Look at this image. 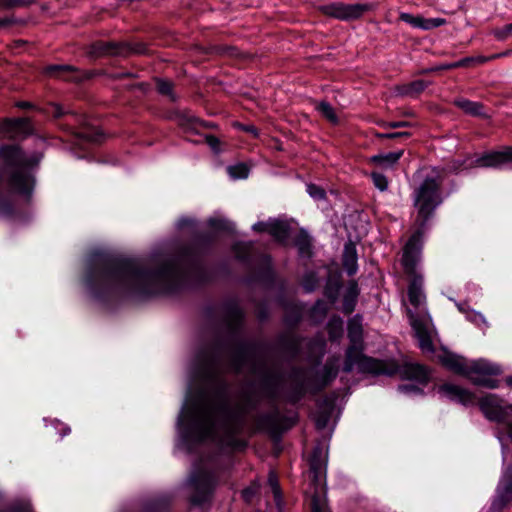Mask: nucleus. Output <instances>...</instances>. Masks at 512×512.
Listing matches in <instances>:
<instances>
[{
    "instance_id": "f257e3e1",
    "label": "nucleus",
    "mask_w": 512,
    "mask_h": 512,
    "mask_svg": "<svg viewBox=\"0 0 512 512\" xmlns=\"http://www.w3.org/2000/svg\"><path fill=\"white\" fill-rule=\"evenodd\" d=\"M241 402L232 410L223 398L215 402L210 398L202 399L195 407V438L204 441L212 438L218 429L221 443L234 451H243L248 441L239 438L246 426V416L256 410L262 397L250 389H243L239 394Z\"/></svg>"
},
{
    "instance_id": "f03ea898",
    "label": "nucleus",
    "mask_w": 512,
    "mask_h": 512,
    "mask_svg": "<svg viewBox=\"0 0 512 512\" xmlns=\"http://www.w3.org/2000/svg\"><path fill=\"white\" fill-rule=\"evenodd\" d=\"M172 271L170 264L151 268L137 258L98 253L89 259L84 281L88 288H164Z\"/></svg>"
},
{
    "instance_id": "7ed1b4c3",
    "label": "nucleus",
    "mask_w": 512,
    "mask_h": 512,
    "mask_svg": "<svg viewBox=\"0 0 512 512\" xmlns=\"http://www.w3.org/2000/svg\"><path fill=\"white\" fill-rule=\"evenodd\" d=\"M0 160L9 188L20 195L30 197L34 188V178L29 171L31 163L22 149L15 144H4L0 146Z\"/></svg>"
},
{
    "instance_id": "20e7f679",
    "label": "nucleus",
    "mask_w": 512,
    "mask_h": 512,
    "mask_svg": "<svg viewBox=\"0 0 512 512\" xmlns=\"http://www.w3.org/2000/svg\"><path fill=\"white\" fill-rule=\"evenodd\" d=\"M443 177L440 174L426 176L413 193V205L416 209L415 226L428 228L429 222L442 204Z\"/></svg>"
},
{
    "instance_id": "39448f33",
    "label": "nucleus",
    "mask_w": 512,
    "mask_h": 512,
    "mask_svg": "<svg viewBox=\"0 0 512 512\" xmlns=\"http://www.w3.org/2000/svg\"><path fill=\"white\" fill-rule=\"evenodd\" d=\"M348 338L350 345L345 352L343 371L350 373L354 365H357L358 371L363 374H370L377 367L383 365L381 359L373 358L363 354V328L361 318L356 315L348 321Z\"/></svg>"
},
{
    "instance_id": "423d86ee",
    "label": "nucleus",
    "mask_w": 512,
    "mask_h": 512,
    "mask_svg": "<svg viewBox=\"0 0 512 512\" xmlns=\"http://www.w3.org/2000/svg\"><path fill=\"white\" fill-rule=\"evenodd\" d=\"M381 362L384 364L377 367L375 371H371V375L394 376L399 374L401 379L415 381L421 385H426L430 381L431 370L426 365L411 362L400 365L394 359L381 360Z\"/></svg>"
},
{
    "instance_id": "0eeeda50",
    "label": "nucleus",
    "mask_w": 512,
    "mask_h": 512,
    "mask_svg": "<svg viewBox=\"0 0 512 512\" xmlns=\"http://www.w3.org/2000/svg\"><path fill=\"white\" fill-rule=\"evenodd\" d=\"M147 47L142 42L130 43L125 41H104L97 40L91 43L87 49L90 58L103 57H128L133 54H145Z\"/></svg>"
},
{
    "instance_id": "6e6552de",
    "label": "nucleus",
    "mask_w": 512,
    "mask_h": 512,
    "mask_svg": "<svg viewBox=\"0 0 512 512\" xmlns=\"http://www.w3.org/2000/svg\"><path fill=\"white\" fill-rule=\"evenodd\" d=\"M253 421L254 426L251 428V433L266 432L274 439L280 438L296 423L295 418L282 415L278 408L255 415Z\"/></svg>"
},
{
    "instance_id": "1a4fd4ad",
    "label": "nucleus",
    "mask_w": 512,
    "mask_h": 512,
    "mask_svg": "<svg viewBox=\"0 0 512 512\" xmlns=\"http://www.w3.org/2000/svg\"><path fill=\"white\" fill-rule=\"evenodd\" d=\"M502 374V369L498 364L485 359L469 361L465 378L473 385L495 389L499 387V380L494 377Z\"/></svg>"
},
{
    "instance_id": "9d476101",
    "label": "nucleus",
    "mask_w": 512,
    "mask_h": 512,
    "mask_svg": "<svg viewBox=\"0 0 512 512\" xmlns=\"http://www.w3.org/2000/svg\"><path fill=\"white\" fill-rule=\"evenodd\" d=\"M327 460V450L322 444L316 445L309 458L310 473L312 474V482L316 486L315 492L311 496L310 506L312 512H328L324 500L317 491L322 476L325 474Z\"/></svg>"
},
{
    "instance_id": "9b49d317",
    "label": "nucleus",
    "mask_w": 512,
    "mask_h": 512,
    "mask_svg": "<svg viewBox=\"0 0 512 512\" xmlns=\"http://www.w3.org/2000/svg\"><path fill=\"white\" fill-rule=\"evenodd\" d=\"M504 401L495 394L482 397L479 408L487 419L498 423H506L512 418V404L504 405Z\"/></svg>"
},
{
    "instance_id": "f8f14e48",
    "label": "nucleus",
    "mask_w": 512,
    "mask_h": 512,
    "mask_svg": "<svg viewBox=\"0 0 512 512\" xmlns=\"http://www.w3.org/2000/svg\"><path fill=\"white\" fill-rule=\"evenodd\" d=\"M372 9L373 5L368 3L345 4L342 2H336L320 7L321 12L326 16L343 21L359 19L364 13Z\"/></svg>"
},
{
    "instance_id": "ddd939ff",
    "label": "nucleus",
    "mask_w": 512,
    "mask_h": 512,
    "mask_svg": "<svg viewBox=\"0 0 512 512\" xmlns=\"http://www.w3.org/2000/svg\"><path fill=\"white\" fill-rule=\"evenodd\" d=\"M194 492L190 501L194 505H201L207 502L215 487V477L207 471H198L191 477Z\"/></svg>"
},
{
    "instance_id": "4468645a",
    "label": "nucleus",
    "mask_w": 512,
    "mask_h": 512,
    "mask_svg": "<svg viewBox=\"0 0 512 512\" xmlns=\"http://www.w3.org/2000/svg\"><path fill=\"white\" fill-rule=\"evenodd\" d=\"M426 227H416L403 248L402 265L404 269H414L421 258Z\"/></svg>"
},
{
    "instance_id": "2eb2a0df",
    "label": "nucleus",
    "mask_w": 512,
    "mask_h": 512,
    "mask_svg": "<svg viewBox=\"0 0 512 512\" xmlns=\"http://www.w3.org/2000/svg\"><path fill=\"white\" fill-rule=\"evenodd\" d=\"M251 371L260 376L263 396L270 400H275L283 383L282 373L267 369L265 365L258 367L256 364L252 365Z\"/></svg>"
},
{
    "instance_id": "dca6fc26",
    "label": "nucleus",
    "mask_w": 512,
    "mask_h": 512,
    "mask_svg": "<svg viewBox=\"0 0 512 512\" xmlns=\"http://www.w3.org/2000/svg\"><path fill=\"white\" fill-rule=\"evenodd\" d=\"M43 72L50 77L61 78L70 82H82L93 77L94 73L91 71H81L72 65H48L44 68Z\"/></svg>"
},
{
    "instance_id": "f3484780",
    "label": "nucleus",
    "mask_w": 512,
    "mask_h": 512,
    "mask_svg": "<svg viewBox=\"0 0 512 512\" xmlns=\"http://www.w3.org/2000/svg\"><path fill=\"white\" fill-rule=\"evenodd\" d=\"M244 311L237 301L228 300L222 305V320L230 334H237L244 322Z\"/></svg>"
},
{
    "instance_id": "a211bd4d",
    "label": "nucleus",
    "mask_w": 512,
    "mask_h": 512,
    "mask_svg": "<svg viewBox=\"0 0 512 512\" xmlns=\"http://www.w3.org/2000/svg\"><path fill=\"white\" fill-rule=\"evenodd\" d=\"M509 163H512V148L505 147L501 151H490L482 154L472 162V166L499 169Z\"/></svg>"
},
{
    "instance_id": "6ab92c4d",
    "label": "nucleus",
    "mask_w": 512,
    "mask_h": 512,
    "mask_svg": "<svg viewBox=\"0 0 512 512\" xmlns=\"http://www.w3.org/2000/svg\"><path fill=\"white\" fill-rule=\"evenodd\" d=\"M512 501V463L506 468L498 485L496 496L492 502L493 511H502Z\"/></svg>"
},
{
    "instance_id": "aec40b11",
    "label": "nucleus",
    "mask_w": 512,
    "mask_h": 512,
    "mask_svg": "<svg viewBox=\"0 0 512 512\" xmlns=\"http://www.w3.org/2000/svg\"><path fill=\"white\" fill-rule=\"evenodd\" d=\"M438 392L448 399L463 405L473 404L475 400L474 393L465 388H462L461 386L451 383H444L439 386Z\"/></svg>"
},
{
    "instance_id": "412c9836",
    "label": "nucleus",
    "mask_w": 512,
    "mask_h": 512,
    "mask_svg": "<svg viewBox=\"0 0 512 512\" xmlns=\"http://www.w3.org/2000/svg\"><path fill=\"white\" fill-rule=\"evenodd\" d=\"M408 312L410 315V323L413 328L415 337L419 342L420 349L423 352H434V345L426 323L423 320L416 318L410 310Z\"/></svg>"
},
{
    "instance_id": "4be33fe9",
    "label": "nucleus",
    "mask_w": 512,
    "mask_h": 512,
    "mask_svg": "<svg viewBox=\"0 0 512 512\" xmlns=\"http://www.w3.org/2000/svg\"><path fill=\"white\" fill-rule=\"evenodd\" d=\"M253 350L254 345L252 343L242 341L236 345V349L230 357L232 369L236 374L242 372L244 366L252 357Z\"/></svg>"
},
{
    "instance_id": "5701e85b",
    "label": "nucleus",
    "mask_w": 512,
    "mask_h": 512,
    "mask_svg": "<svg viewBox=\"0 0 512 512\" xmlns=\"http://www.w3.org/2000/svg\"><path fill=\"white\" fill-rule=\"evenodd\" d=\"M438 359L444 367L455 374L465 377L469 364V361L465 357L444 351L442 354L438 355Z\"/></svg>"
},
{
    "instance_id": "b1692460",
    "label": "nucleus",
    "mask_w": 512,
    "mask_h": 512,
    "mask_svg": "<svg viewBox=\"0 0 512 512\" xmlns=\"http://www.w3.org/2000/svg\"><path fill=\"white\" fill-rule=\"evenodd\" d=\"M399 19L414 28L423 30H431L438 28L445 24L446 20L443 18H424L422 16H414L410 13L401 12Z\"/></svg>"
},
{
    "instance_id": "393cba45",
    "label": "nucleus",
    "mask_w": 512,
    "mask_h": 512,
    "mask_svg": "<svg viewBox=\"0 0 512 512\" xmlns=\"http://www.w3.org/2000/svg\"><path fill=\"white\" fill-rule=\"evenodd\" d=\"M358 254L356 245L353 241L349 240L345 243L342 253V266L348 276H353L358 270Z\"/></svg>"
},
{
    "instance_id": "a878e982",
    "label": "nucleus",
    "mask_w": 512,
    "mask_h": 512,
    "mask_svg": "<svg viewBox=\"0 0 512 512\" xmlns=\"http://www.w3.org/2000/svg\"><path fill=\"white\" fill-rule=\"evenodd\" d=\"M329 274V267L321 265L306 271L303 276V288H319L324 285V278Z\"/></svg>"
},
{
    "instance_id": "bb28decb",
    "label": "nucleus",
    "mask_w": 512,
    "mask_h": 512,
    "mask_svg": "<svg viewBox=\"0 0 512 512\" xmlns=\"http://www.w3.org/2000/svg\"><path fill=\"white\" fill-rule=\"evenodd\" d=\"M339 360L340 357L336 355L326 360L323 366L319 389H324L336 379L339 371Z\"/></svg>"
},
{
    "instance_id": "cd10ccee",
    "label": "nucleus",
    "mask_w": 512,
    "mask_h": 512,
    "mask_svg": "<svg viewBox=\"0 0 512 512\" xmlns=\"http://www.w3.org/2000/svg\"><path fill=\"white\" fill-rule=\"evenodd\" d=\"M291 226L285 220L271 219L269 235L279 244L285 245L290 236Z\"/></svg>"
},
{
    "instance_id": "c85d7f7f",
    "label": "nucleus",
    "mask_w": 512,
    "mask_h": 512,
    "mask_svg": "<svg viewBox=\"0 0 512 512\" xmlns=\"http://www.w3.org/2000/svg\"><path fill=\"white\" fill-rule=\"evenodd\" d=\"M294 245L298 250L299 257L307 259L312 258L314 254L312 238L305 229L299 230L294 239Z\"/></svg>"
},
{
    "instance_id": "c756f323",
    "label": "nucleus",
    "mask_w": 512,
    "mask_h": 512,
    "mask_svg": "<svg viewBox=\"0 0 512 512\" xmlns=\"http://www.w3.org/2000/svg\"><path fill=\"white\" fill-rule=\"evenodd\" d=\"M0 130L4 132L31 133L32 126L28 118H5L0 123Z\"/></svg>"
},
{
    "instance_id": "7c9ffc66",
    "label": "nucleus",
    "mask_w": 512,
    "mask_h": 512,
    "mask_svg": "<svg viewBox=\"0 0 512 512\" xmlns=\"http://www.w3.org/2000/svg\"><path fill=\"white\" fill-rule=\"evenodd\" d=\"M453 104L467 115L473 117H486L484 105L481 102L471 101L466 98H458L453 101Z\"/></svg>"
},
{
    "instance_id": "2f4dec72",
    "label": "nucleus",
    "mask_w": 512,
    "mask_h": 512,
    "mask_svg": "<svg viewBox=\"0 0 512 512\" xmlns=\"http://www.w3.org/2000/svg\"><path fill=\"white\" fill-rule=\"evenodd\" d=\"M130 297L137 302H144L154 300L160 297H166L172 295L177 290H128Z\"/></svg>"
},
{
    "instance_id": "473e14b6",
    "label": "nucleus",
    "mask_w": 512,
    "mask_h": 512,
    "mask_svg": "<svg viewBox=\"0 0 512 512\" xmlns=\"http://www.w3.org/2000/svg\"><path fill=\"white\" fill-rule=\"evenodd\" d=\"M198 360L202 364L204 376L207 379H214L218 370L217 358L211 353L201 351L198 354Z\"/></svg>"
},
{
    "instance_id": "72a5a7b5",
    "label": "nucleus",
    "mask_w": 512,
    "mask_h": 512,
    "mask_svg": "<svg viewBox=\"0 0 512 512\" xmlns=\"http://www.w3.org/2000/svg\"><path fill=\"white\" fill-rule=\"evenodd\" d=\"M177 124L186 133H198L199 125H202V121L197 117L189 114L188 112H178L175 114Z\"/></svg>"
},
{
    "instance_id": "f704fd0d",
    "label": "nucleus",
    "mask_w": 512,
    "mask_h": 512,
    "mask_svg": "<svg viewBox=\"0 0 512 512\" xmlns=\"http://www.w3.org/2000/svg\"><path fill=\"white\" fill-rule=\"evenodd\" d=\"M303 371L300 368L292 369L294 382L292 384L289 400L292 403L298 402L306 393L305 383L302 379Z\"/></svg>"
},
{
    "instance_id": "c9c22d12",
    "label": "nucleus",
    "mask_w": 512,
    "mask_h": 512,
    "mask_svg": "<svg viewBox=\"0 0 512 512\" xmlns=\"http://www.w3.org/2000/svg\"><path fill=\"white\" fill-rule=\"evenodd\" d=\"M403 153H404L403 150H399V151H395V152H389L386 154L373 155L370 158V162L374 163L380 167H383V168H389V167H392L394 164H396L399 161V159L402 157Z\"/></svg>"
},
{
    "instance_id": "e433bc0d",
    "label": "nucleus",
    "mask_w": 512,
    "mask_h": 512,
    "mask_svg": "<svg viewBox=\"0 0 512 512\" xmlns=\"http://www.w3.org/2000/svg\"><path fill=\"white\" fill-rule=\"evenodd\" d=\"M215 240L211 232H199L195 235L193 246L185 247L183 253L187 256L192 254L193 248H209Z\"/></svg>"
},
{
    "instance_id": "4c0bfd02",
    "label": "nucleus",
    "mask_w": 512,
    "mask_h": 512,
    "mask_svg": "<svg viewBox=\"0 0 512 512\" xmlns=\"http://www.w3.org/2000/svg\"><path fill=\"white\" fill-rule=\"evenodd\" d=\"M278 344L282 350L292 355H297L300 350L299 339L290 333L281 334L278 338Z\"/></svg>"
},
{
    "instance_id": "58836bf2",
    "label": "nucleus",
    "mask_w": 512,
    "mask_h": 512,
    "mask_svg": "<svg viewBox=\"0 0 512 512\" xmlns=\"http://www.w3.org/2000/svg\"><path fill=\"white\" fill-rule=\"evenodd\" d=\"M171 497L159 496L146 503L143 512H168L171 506Z\"/></svg>"
},
{
    "instance_id": "ea45409f",
    "label": "nucleus",
    "mask_w": 512,
    "mask_h": 512,
    "mask_svg": "<svg viewBox=\"0 0 512 512\" xmlns=\"http://www.w3.org/2000/svg\"><path fill=\"white\" fill-rule=\"evenodd\" d=\"M329 274L324 278L323 288H343L342 272L337 265H330Z\"/></svg>"
},
{
    "instance_id": "a19ab883",
    "label": "nucleus",
    "mask_w": 512,
    "mask_h": 512,
    "mask_svg": "<svg viewBox=\"0 0 512 512\" xmlns=\"http://www.w3.org/2000/svg\"><path fill=\"white\" fill-rule=\"evenodd\" d=\"M429 86V82L422 79L412 81L408 84L401 86L398 91L402 95L417 96L422 93Z\"/></svg>"
},
{
    "instance_id": "79ce46f5",
    "label": "nucleus",
    "mask_w": 512,
    "mask_h": 512,
    "mask_svg": "<svg viewBox=\"0 0 512 512\" xmlns=\"http://www.w3.org/2000/svg\"><path fill=\"white\" fill-rule=\"evenodd\" d=\"M327 332L329 340L334 342L339 340L343 335V321L340 317H332L327 324Z\"/></svg>"
},
{
    "instance_id": "37998d69",
    "label": "nucleus",
    "mask_w": 512,
    "mask_h": 512,
    "mask_svg": "<svg viewBox=\"0 0 512 512\" xmlns=\"http://www.w3.org/2000/svg\"><path fill=\"white\" fill-rule=\"evenodd\" d=\"M156 89L157 92L163 96H167L172 102L177 100V97L174 93V84L170 80L156 78Z\"/></svg>"
},
{
    "instance_id": "c03bdc74",
    "label": "nucleus",
    "mask_w": 512,
    "mask_h": 512,
    "mask_svg": "<svg viewBox=\"0 0 512 512\" xmlns=\"http://www.w3.org/2000/svg\"><path fill=\"white\" fill-rule=\"evenodd\" d=\"M408 280V288H422L424 285L423 275L418 271L417 266L414 269H404Z\"/></svg>"
},
{
    "instance_id": "a18cd8bd",
    "label": "nucleus",
    "mask_w": 512,
    "mask_h": 512,
    "mask_svg": "<svg viewBox=\"0 0 512 512\" xmlns=\"http://www.w3.org/2000/svg\"><path fill=\"white\" fill-rule=\"evenodd\" d=\"M316 109L329 122H331L333 124L338 123V121H339L338 116L330 103H328L326 101H322L317 105Z\"/></svg>"
},
{
    "instance_id": "49530a36",
    "label": "nucleus",
    "mask_w": 512,
    "mask_h": 512,
    "mask_svg": "<svg viewBox=\"0 0 512 512\" xmlns=\"http://www.w3.org/2000/svg\"><path fill=\"white\" fill-rule=\"evenodd\" d=\"M359 290H348L343 299L342 311L346 315L351 314L355 309Z\"/></svg>"
},
{
    "instance_id": "de8ad7c7",
    "label": "nucleus",
    "mask_w": 512,
    "mask_h": 512,
    "mask_svg": "<svg viewBox=\"0 0 512 512\" xmlns=\"http://www.w3.org/2000/svg\"><path fill=\"white\" fill-rule=\"evenodd\" d=\"M251 249L252 244L245 242H237L232 246V251L236 258L242 261H245L250 257Z\"/></svg>"
},
{
    "instance_id": "09e8293b",
    "label": "nucleus",
    "mask_w": 512,
    "mask_h": 512,
    "mask_svg": "<svg viewBox=\"0 0 512 512\" xmlns=\"http://www.w3.org/2000/svg\"><path fill=\"white\" fill-rule=\"evenodd\" d=\"M76 135H77V138H79L81 141L90 142V143H97L102 138V133L92 130V129H89V128H85V129L81 130Z\"/></svg>"
},
{
    "instance_id": "8fccbe9b",
    "label": "nucleus",
    "mask_w": 512,
    "mask_h": 512,
    "mask_svg": "<svg viewBox=\"0 0 512 512\" xmlns=\"http://www.w3.org/2000/svg\"><path fill=\"white\" fill-rule=\"evenodd\" d=\"M33 3H35V0H0V10L28 7Z\"/></svg>"
},
{
    "instance_id": "3c124183",
    "label": "nucleus",
    "mask_w": 512,
    "mask_h": 512,
    "mask_svg": "<svg viewBox=\"0 0 512 512\" xmlns=\"http://www.w3.org/2000/svg\"><path fill=\"white\" fill-rule=\"evenodd\" d=\"M207 224L212 230L218 232H226L231 229V222L222 218H210Z\"/></svg>"
},
{
    "instance_id": "603ef678",
    "label": "nucleus",
    "mask_w": 512,
    "mask_h": 512,
    "mask_svg": "<svg viewBox=\"0 0 512 512\" xmlns=\"http://www.w3.org/2000/svg\"><path fill=\"white\" fill-rule=\"evenodd\" d=\"M229 174L235 179L247 178L249 174V168L244 163H238L228 167Z\"/></svg>"
},
{
    "instance_id": "864d4df0",
    "label": "nucleus",
    "mask_w": 512,
    "mask_h": 512,
    "mask_svg": "<svg viewBox=\"0 0 512 512\" xmlns=\"http://www.w3.org/2000/svg\"><path fill=\"white\" fill-rule=\"evenodd\" d=\"M302 318L301 311L294 306L287 310L284 316V322L289 326H296Z\"/></svg>"
},
{
    "instance_id": "5fc2aeb1",
    "label": "nucleus",
    "mask_w": 512,
    "mask_h": 512,
    "mask_svg": "<svg viewBox=\"0 0 512 512\" xmlns=\"http://www.w3.org/2000/svg\"><path fill=\"white\" fill-rule=\"evenodd\" d=\"M258 276L267 283H272L274 281L275 275L270 259H268L259 269Z\"/></svg>"
},
{
    "instance_id": "6e6d98bb",
    "label": "nucleus",
    "mask_w": 512,
    "mask_h": 512,
    "mask_svg": "<svg viewBox=\"0 0 512 512\" xmlns=\"http://www.w3.org/2000/svg\"><path fill=\"white\" fill-rule=\"evenodd\" d=\"M491 33L498 41H505L512 37V23L503 27L494 28Z\"/></svg>"
},
{
    "instance_id": "4d7b16f0",
    "label": "nucleus",
    "mask_w": 512,
    "mask_h": 512,
    "mask_svg": "<svg viewBox=\"0 0 512 512\" xmlns=\"http://www.w3.org/2000/svg\"><path fill=\"white\" fill-rule=\"evenodd\" d=\"M370 177L375 187L378 188L380 191H386L388 189L389 182L387 177L383 173L374 171L370 174Z\"/></svg>"
},
{
    "instance_id": "13d9d810",
    "label": "nucleus",
    "mask_w": 512,
    "mask_h": 512,
    "mask_svg": "<svg viewBox=\"0 0 512 512\" xmlns=\"http://www.w3.org/2000/svg\"><path fill=\"white\" fill-rule=\"evenodd\" d=\"M408 300L412 306L418 308L424 301L423 290H408Z\"/></svg>"
},
{
    "instance_id": "bf43d9fd",
    "label": "nucleus",
    "mask_w": 512,
    "mask_h": 512,
    "mask_svg": "<svg viewBox=\"0 0 512 512\" xmlns=\"http://www.w3.org/2000/svg\"><path fill=\"white\" fill-rule=\"evenodd\" d=\"M374 136L378 139H404V140H406L411 137V133L406 132V131L392 132V133L375 132Z\"/></svg>"
},
{
    "instance_id": "052dcab7",
    "label": "nucleus",
    "mask_w": 512,
    "mask_h": 512,
    "mask_svg": "<svg viewBox=\"0 0 512 512\" xmlns=\"http://www.w3.org/2000/svg\"><path fill=\"white\" fill-rule=\"evenodd\" d=\"M307 191H308L309 195L314 199L323 200L326 198L325 190L318 185L309 184L307 186Z\"/></svg>"
},
{
    "instance_id": "680f3d73",
    "label": "nucleus",
    "mask_w": 512,
    "mask_h": 512,
    "mask_svg": "<svg viewBox=\"0 0 512 512\" xmlns=\"http://www.w3.org/2000/svg\"><path fill=\"white\" fill-rule=\"evenodd\" d=\"M14 214V205L8 199H0V215L12 216Z\"/></svg>"
},
{
    "instance_id": "e2e57ef3",
    "label": "nucleus",
    "mask_w": 512,
    "mask_h": 512,
    "mask_svg": "<svg viewBox=\"0 0 512 512\" xmlns=\"http://www.w3.org/2000/svg\"><path fill=\"white\" fill-rule=\"evenodd\" d=\"M471 168L472 163L470 165H467V159L464 160H453L449 165V170L452 173H458L462 170V168Z\"/></svg>"
},
{
    "instance_id": "0e129e2a",
    "label": "nucleus",
    "mask_w": 512,
    "mask_h": 512,
    "mask_svg": "<svg viewBox=\"0 0 512 512\" xmlns=\"http://www.w3.org/2000/svg\"><path fill=\"white\" fill-rule=\"evenodd\" d=\"M271 219L269 218L268 221H258L252 226V230L257 233H268L271 225Z\"/></svg>"
},
{
    "instance_id": "69168bd1",
    "label": "nucleus",
    "mask_w": 512,
    "mask_h": 512,
    "mask_svg": "<svg viewBox=\"0 0 512 512\" xmlns=\"http://www.w3.org/2000/svg\"><path fill=\"white\" fill-rule=\"evenodd\" d=\"M268 481L272 488L275 499H279L281 497V490L276 475L270 473Z\"/></svg>"
},
{
    "instance_id": "338daca9",
    "label": "nucleus",
    "mask_w": 512,
    "mask_h": 512,
    "mask_svg": "<svg viewBox=\"0 0 512 512\" xmlns=\"http://www.w3.org/2000/svg\"><path fill=\"white\" fill-rule=\"evenodd\" d=\"M217 51L222 55H227L230 57H238L240 55L239 50L234 46H219Z\"/></svg>"
},
{
    "instance_id": "774afa93",
    "label": "nucleus",
    "mask_w": 512,
    "mask_h": 512,
    "mask_svg": "<svg viewBox=\"0 0 512 512\" xmlns=\"http://www.w3.org/2000/svg\"><path fill=\"white\" fill-rule=\"evenodd\" d=\"M7 512H34L28 503H18L8 508Z\"/></svg>"
}]
</instances>
